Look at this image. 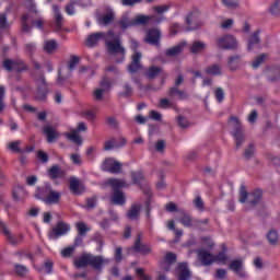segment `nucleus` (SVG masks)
<instances>
[{
    "instance_id": "obj_52",
    "label": "nucleus",
    "mask_w": 280,
    "mask_h": 280,
    "mask_svg": "<svg viewBox=\"0 0 280 280\" xmlns=\"http://www.w3.org/2000/svg\"><path fill=\"white\" fill-rule=\"evenodd\" d=\"M21 145V141H14L9 142L7 144L8 150H11V152H21V149L19 148Z\"/></svg>"
},
{
    "instance_id": "obj_35",
    "label": "nucleus",
    "mask_w": 280,
    "mask_h": 280,
    "mask_svg": "<svg viewBox=\"0 0 280 280\" xmlns=\"http://www.w3.org/2000/svg\"><path fill=\"white\" fill-rule=\"evenodd\" d=\"M60 192L50 190L48 197L46 198V205H57L60 201Z\"/></svg>"
},
{
    "instance_id": "obj_1",
    "label": "nucleus",
    "mask_w": 280,
    "mask_h": 280,
    "mask_svg": "<svg viewBox=\"0 0 280 280\" xmlns=\"http://www.w3.org/2000/svg\"><path fill=\"white\" fill-rule=\"evenodd\" d=\"M102 40H105L107 51L110 54V56H121V60H118V62L124 61V56H126V48L121 46V39H119V36L115 35L113 31H109L106 33H94L90 35L86 38L85 45L86 47H95V45H98L102 43Z\"/></svg>"
},
{
    "instance_id": "obj_40",
    "label": "nucleus",
    "mask_w": 280,
    "mask_h": 280,
    "mask_svg": "<svg viewBox=\"0 0 280 280\" xmlns=\"http://www.w3.org/2000/svg\"><path fill=\"white\" fill-rule=\"evenodd\" d=\"M240 62H241L240 56L230 57L228 65L231 71H236V69H238L240 67Z\"/></svg>"
},
{
    "instance_id": "obj_23",
    "label": "nucleus",
    "mask_w": 280,
    "mask_h": 280,
    "mask_svg": "<svg viewBox=\"0 0 280 280\" xmlns=\"http://www.w3.org/2000/svg\"><path fill=\"white\" fill-rule=\"evenodd\" d=\"M200 16V13L198 11H192L187 14L186 16V23L189 25V30H196L198 27V19Z\"/></svg>"
},
{
    "instance_id": "obj_14",
    "label": "nucleus",
    "mask_w": 280,
    "mask_h": 280,
    "mask_svg": "<svg viewBox=\"0 0 280 280\" xmlns=\"http://www.w3.org/2000/svg\"><path fill=\"white\" fill-rule=\"evenodd\" d=\"M144 43L149 45H159L161 43V30L150 28L144 37Z\"/></svg>"
},
{
    "instance_id": "obj_42",
    "label": "nucleus",
    "mask_w": 280,
    "mask_h": 280,
    "mask_svg": "<svg viewBox=\"0 0 280 280\" xmlns=\"http://www.w3.org/2000/svg\"><path fill=\"white\" fill-rule=\"evenodd\" d=\"M159 108H163L165 110H167L168 108H174V101L168 100V98H162L160 100L159 103Z\"/></svg>"
},
{
    "instance_id": "obj_55",
    "label": "nucleus",
    "mask_w": 280,
    "mask_h": 280,
    "mask_svg": "<svg viewBox=\"0 0 280 280\" xmlns=\"http://www.w3.org/2000/svg\"><path fill=\"white\" fill-rule=\"evenodd\" d=\"M269 11L272 14H280V0H276L275 3L270 7Z\"/></svg>"
},
{
    "instance_id": "obj_29",
    "label": "nucleus",
    "mask_w": 280,
    "mask_h": 280,
    "mask_svg": "<svg viewBox=\"0 0 280 280\" xmlns=\"http://www.w3.org/2000/svg\"><path fill=\"white\" fill-rule=\"evenodd\" d=\"M113 19H115V12L113 9H108L105 15L98 18V25H110V23H113Z\"/></svg>"
},
{
    "instance_id": "obj_50",
    "label": "nucleus",
    "mask_w": 280,
    "mask_h": 280,
    "mask_svg": "<svg viewBox=\"0 0 280 280\" xmlns=\"http://www.w3.org/2000/svg\"><path fill=\"white\" fill-rule=\"evenodd\" d=\"M223 5L225 8H229L230 10H233L234 8H237L240 5L238 0H222Z\"/></svg>"
},
{
    "instance_id": "obj_33",
    "label": "nucleus",
    "mask_w": 280,
    "mask_h": 280,
    "mask_svg": "<svg viewBox=\"0 0 280 280\" xmlns=\"http://www.w3.org/2000/svg\"><path fill=\"white\" fill-rule=\"evenodd\" d=\"M133 250H136V253H141L142 255H150V253H152V248L141 244V241L139 240L135 243Z\"/></svg>"
},
{
    "instance_id": "obj_49",
    "label": "nucleus",
    "mask_w": 280,
    "mask_h": 280,
    "mask_svg": "<svg viewBox=\"0 0 280 280\" xmlns=\"http://www.w3.org/2000/svg\"><path fill=\"white\" fill-rule=\"evenodd\" d=\"M168 11H170V4L153 7V12H156V14H165V12H168Z\"/></svg>"
},
{
    "instance_id": "obj_12",
    "label": "nucleus",
    "mask_w": 280,
    "mask_h": 280,
    "mask_svg": "<svg viewBox=\"0 0 280 280\" xmlns=\"http://www.w3.org/2000/svg\"><path fill=\"white\" fill-rule=\"evenodd\" d=\"M2 67H4L7 71H25L26 69L25 63L21 59H7L3 61Z\"/></svg>"
},
{
    "instance_id": "obj_2",
    "label": "nucleus",
    "mask_w": 280,
    "mask_h": 280,
    "mask_svg": "<svg viewBox=\"0 0 280 280\" xmlns=\"http://www.w3.org/2000/svg\"><path fill=\"white\" fill-rule=\"evenodd\" d=\"M110 260L102 256L84 255L74 260L77 268H84L85 266H92L95 270H102Z\"/></svg>"
},
{
    "instance_id": "obj_16",
    "label": "nucleus",
    "mask_w": 280,
    "mask_h": 280,
    "mask_svg": "<svg viewBox=\"0 0 280 280\" xmlns=\"http://www.w3.org/2000/svg\"><path fill=\"white\" fill-rule=\"evenodd\" d=\"M0 229L3 233V235L10 242V244H19L21 242V240H23V236H21V235L16 236V235L12 234V232H10V229H8V225H5V223H1Z\"/></svg>"
},
{
    "instance_id": "obj_15",
    "label": "nucleus",
    "mask_w": 280,
    "mask_h": 280,
    "mask_svg": "<svg viewBox=\"0 0 280 280\" xmlns=\"http://www.w3.org/2000/svg\"><path fill=\"white\" fill-rule=\"evenodd\" d=\"M36 84L38 88L36 98L43 101L47 97V82H45V77L40 75L36 79Z\"/></svg>"
},
{
    "instance_id": "obj_54",
    "label": "nucleus",
    "mask_w": 280,
    "mask_h": 280,
    "mask_svg": "<svg viewBox=\"0 0 280 280\" xmlns=\"http://www.w3.org/2000/svg\"><path fill=\"white\" fill-rule=\"evenodd\" d=\"M149 117L150 119H153V121H161V119H163V116L161 115V113L156 110H151L149 113Z\"/></svg>"
},
{
    "instance_id": "obj_6",
    "label": "nucleus",
    "mask_w": 280,
    "mask_h": 280,
    "mask_svg": "<svg viewBox=\"0 0 280 280\" xmlns=\"http://www.w3.org/2000/svg\"><path fill=\"white\" fill-rule=\"evenodd\" d=\"M229 127L232 137H234L236 148H242V143H244V127L242 126V121H240V118L232 116L229 120Z\"/></svg>"
},
{
    "instance_id": "obj_20",
    "label": "nucleus",
    "mask_w": 280,
    "mask_h": 280,
    "mask_svg": "<svg viewBox=\"0 0 280 280\" xmlns=\"http://www.w3.org/2000/svg\"><path fill=\"white\" fill-rule=\"evenodd\" d=\"M179 222L186 229H191V228L198 226L200 224V221L191 218V215H189L188 213H183L182 218H179Z\"/></svg>"
},
{
    "instance_id": "obj_24",
    "label": "nucleus",
    "mask_w": 280,
    "mask_h": 280,
    "mask_svg": "<svg viewBox=\"0 0 280 280\" xmlns=\"http://www.w3.org/2000/svg\"><path fill=\"white\" fill-rule=\"evenodd\" d=\"M126 143V139L120 138L118 141L115 140V138H112L107 141H105L104 150H114V148H124V144Z\"/></svg>"
},
{
    "instance_id": "obj_63",
    "label": "nucleus",
    "mask_w": 280,
    "mask_h": 280,
    "mask_svg": "<svg viewBox=\"0 0 280 280\" xmlns=\"http://www.w3.org/2000/svg\"><path fill=\"white\" fill-rule=\"evenodd\" d=\"M37 159L38 161H42V163H47V161H49V156L47 155V153H45V151H38Z\"/></svg>"
},
{
    "instance_id": "obj_48",
    "label": "nucleus",
    "mask_w": 280,
    "mask_h": 280,
    "mask_svg": "<svg viewBox=\"0 0 280 280\" xmlns=\"http://www.w3.org/2000/svg\"><path fill=\"white\" fill-rule=\"evenodd\" d=\"M131 178H132L135 185H139V183H141L143 180V173H141V171L132 172Z\"/></svg>"
},
{
    "instance_id": "obj_11",
    "label": "nucleus",
    "mask_w": 280,
    "mask_h": 280,
    "mask_svg": "<svg viewBox=\"0 0 280 280\" xmlns=\"http://www.w3.org/2000/svg\"><path fill=\"white\" fill-rule=\"evenodd\" d=\"M71 231V226L65 222H59L52 229V231L48 234L49 240H58V237H62V235H67L68 232Z\"/></svg>"
},
{
    "instance_id": "obj_27",
    "label": "nucleus",
    "mask_w": 280,
    "mask_h": 280,
    "mask_svg": "<svg viewBox=\"0 0 280 280\" xmlns=\"http://www.w3.org/2000/svg\"><path fill=\"white\" fill-rule=\"evenodd\" d=\"M153 19L154 15L138 14L132 19V25H148Z\"/></svg>"
},
{
    "instance_id": "obj_61",
    "label": "nucleus",
    "mask_w": 280,
    "mask_h": 280,
    "mask_svg": "<svg viewBox=\"0 0 280 280\" xmlns=\"http://www.w3.org/2000/svg\"><path fill=\"white\" fill-rule=\"evenodd\" d=\"M73 250H75V246L66 247L61 250V255L63 257H71V255H73Z\"/></svg>"
},
{
    "instance_id": "obj_4",
    "label": "nucleus",
    "mask_w": 280,
    "mask_h": 280,
    "mask_svg": "<svg viewBox=\"0 0 280 280\" xmlns=\"http://www.w3.org/2000/svg\"><path fill=\"white\" fill-rule=\"evenodd\" d=\"M261 189L253 190L252 192L246 191L245 186H241L240 189V202L246 203V209H253L256 205L261 202Z\"/></svg>"
},
{
    "instance_id": "obj_7",
    "label": "nucleus",
    "mask_w": 280,
    "mask_h": 280,
    "mask_svg": "<svg viewBox=\"0 0 280 280\" xmlns=\"http://www.w3.org/2000/svg\"><path fill=\"white\" fill-rule=\"evenodd\" d=\"M137 47H139V43L135 39H131V49L136 51L131 57V63L128 66L129 73H137V71L141 69V52H137Z\"/></svg>"
},
{
    "instance_id": "obj_47",
    "label": "nucleus",
    "mask_w": 280,
    "mask_h": 280,
    "mask_svg": "<svg viewBox=\"0 0 280 280\" xmlns=\"http://www.w3.org/2000/svg\"><path fill=\"white\" fill-rule=\"evenodd\" d=\"M77 229H78L79 235H86V233L91 231V228H88L84 222L77 223Z\"/></svg>"
},
{
    "instance_id": "obj_3",
    "label": "nucleus",
    "mask_w": 280,
    "mask_h": 280,
    "mask_svg": "<svg viewBox=\"0 0 280 280\" xmlns=\"http://www.w3.org/2000/svg\"><path fill=\"white\" fill-rule=\"evenodd\" d=\"M105 187H112L114 190V195L112 196V202L114 205H124L126 202V196L119 189H124V187H128L124 179H115L110 178L105 182Z\"/></svg>"
},
{
    "instance_id": "obj_5",
    "label": "nucleus",
    "mask_w": 280,
    "mask_h": 280,
    "mask_svg": "<svg viewBox=\"0 0 280 280\" xmlns=\"http://www.w3.org/2000/svg\"><path fill=\"white\" fill-rule=\"evenodd\" d=\"M198 259L202 264V266H211V264H221V265H226L228 257L224 252L219 253L217 256H213V254L205 250V249H199L197 252Z\"/></svg>"
},
{
    "instance_id": "obj_25",
    "label": "nucleus",
    "mask_w": 280,
    "mask_h": 280,
    "mask_svg": "<svg viewBox=\"0 0 280 280\" xmlns=\"http://www.w3.org/2000/svg\"><path fill=\"white\" fill-rule=\"evenodd\" d=\"M177 275L179 280H189L191 277V271H189L187 264L182 262L178 265Z\"/></svg>"
},
{
    "instance_id": "obj_53",
    "label": "nucleus",
    "mask_w": 280,
    "mask_h": 280,
    "mask_svg": "<svg viewBox=\"0 0 280 280\" xmlns=\"http://www.w3.org/2000/svg\"><path fill=\"white\" fill-rule=\"evenodd\" d=\"M44 270L47 275H51L52 270H54V261L51 260H46L44 262Z\"/></svg>"
},
{
    "instance_id": "obj_9",
    "label": "nucleus",
    "mask_w": 280,
    "mask_h": 280,
    "mask_svg": "<svg viewBox=\"0 0 280 280\" xmlns=\"http://www.w3.org/2000/svg\"><path fill=\"white\" fill-rule=\"evenodd\" d=\"M217 46L219 49H235L237 39L233 35H223L217 38Z\"/></svg>"
},
{
    "instance_id": "obj_34",
    "label": "nucleus",
    "mask_w": 280,
    "mask_h": 280,
    "mask_svg": "<svg viewBox=\"0 0 280 280\" xmlns=\"http://www.w3.org/2000/svg\"><path fill=\"white\" fill-rule=\"evenodd\" d=\"M58 49V42L56 39H47L44 42V51L46 54H54Z\"/></svg>"
},
{
    "instance_id": "obj_39",
    "label": "nucleus",
    "mask_w": 280,
    "mask_h": 280,
    "mask_svg": "<svg viewBox=\"0 0 280 280\" xmlns=\"http://www.w3.org/2000/svg\"><path fill=\"white\" fill-rule=\"evenodd\" d=\"M266 60H268V55H266V54H262V55L256 57L254 59V61L252 62L253 69H259V67H261V65H264V62H266Z\"/></svg>"
},
{
    "instance_id": "obj_13",
    "label": "nucleus",
    "mask_w": 280,
    "mask_h": 280,
    "mask_svg": "<svg viewBox=\"0 0 280 280\" xmlns=\"http://www.w3.org/2000/svg\"><path fill=\"white\" fill-rule=\"evenodd\" d=\"M108 89H110V81H108V79H103L101 81L100 88H97L93 92L94 100L96 102H102V100H104V93H106V91H108Z\"/></svg>"
},
{
    "instance_id": "obj_30",
    "label": "nucleus",
    "mask_w": 280,
    "mask_h": 280,
    "mask_svg": "<svg viewBox=\"0 0 280 280\" xmlns=\"http://www.w3.org/2000/svg\"><path fill=\"white\" fill-rule=\"evenodd\" d=\"M176 262V254L174 253H167L165 255V260L164 262L161 265L162 270H165L166 272L170 270V266H172V264Z\"/></svg>"
},
{
    "instance_id": "obj_44",
    "label": "nucleus",
    "mask_w": 280,
    "mask_h": 280,
    "mask_svg": "<svg viewBox=\"0 0 280 280\" xmlns=\"http://www.w3.org/2000/svg\"><path fill=\"white\" fill-rule=\"evenodd\" d=\"M119 25L121 30H128V27H135V24H132V20H129L128 16L121 18L119 21Z\"/></svg>"
},
{
    "instance_id": "obj_26",
    "label": "nucleus",
    "mask_w": 280,
    "mask_h": 280,
    "mask_svg": "<svg viewBox=\"0 0 280 280\" xmlns=\"http://www.w3.org/2000/svg\"><path fill=\"white\" fill-rule=\"evenodd\" d=\"M207 47H208L207 43L202 40H195L190 45V51L191 54H202V51L207 50Z\"/></svg>"
},
{
    "instance_id": "obj_64",
    "label": "nucleus",
    "mask_w": 280,
    "mask_h": 280,
    "mask_svg": "<svg viewBox=\"0 0 280 280\" xmlns=\"http://www.w3.org/2000/svg\"><path fill=\"white\" fill-rule=\"evenodd\" d=\"M83 117L89 121H93L95 119V113L91 109L83 112Z\"/></svg>"
},
{
    "instance_id": "obj_18",
    "label": "nucleus",
    "mask_w": 280,
    "mask_h": 280,
    "mask_svg": "<svg viewBox=\"0 0 280 280\" xmlns=\"http://www.w3.org/2000/svg\"><path fill=\"white\" fill-rule=\"evenodd\" d=\"M185 47H187V42H180L179 44L167 48L165 50V56H168L170 58H174L176 56H178L179 54H183V49H185Z\"/></svg>"
},
{
    "instance_id": "obj_19",
    "label": "nucleus",
    "mask_w": 280,
    "mask_h": 280,
    "mask_svg": "<svg viewBox=\"0 0 280 280\" xmlns=\"http://www.w3.org/2000/svg\"><path fill=\"white\" fill-rule=\"evenodd\" d=\"M230 270H233L238 277H248V273L244 271V262L240 259L233 260L230 264Z\"/></svg>"
},
{
    "instance_id": "obj_51",
    "label": "nucleus",
    "mask_w": 280,
    "mask_h": 280,
    "mask_svg": "<svg viewBox=\"0 0 280 280\" xmlns=\"http://www.w3.org/2000/svg\"><path fill=\"white\" fill-rule=\"evenodd\" d=\"M161 73V68L159 67H151L147 72V78H150V80L154 79L155 75Z\"/></svg>"
},
{
    "instance_id": "obj_32",
    "label": "nucleus",
    "mask_w": 280,
    "mask_h": 280,
    "mask_svg": "<svg viewBox=\"0 0 280 280\" xmlns=\"http://www.w3.org/2000/svg\"><path fill=\"white\" fill-rule=\"evenodd\" d=\"M84 189V186L80 184V180L75 177L70 178V190L72 194H82V190Z\"/></svg>"
},
{
    "instance_id": "obj_37",
    "label": "nucleus",
    "mask_w": 280,
    "mask_h": 280,
    "mask_svg": "<svg viewBox=\"0 0 280 280\" xmlns=\"http://www.w3.org/2000/svg\"><path fill=\"white\" fill-rule=\"evenodd\" d=\"M141 212V205H133L131 209L127 213V218L129 220H137L139 218V213Z\"/></svg>"
},
{
    "instance_id": "obj_59",
    "label": "nucleus",
    "mask_w": 280,
    "mask_h": 280,
    "mask_svg": "<svg viewBox=\"0 0 280 280\" xmlns=\"http://www.w3.org/2000/svg\"><path fill=\"white\" fill-rule=\"evenodd\" d=\"M214 95L218 102H223L224 101V90L222 88H218L214 91Z\"/></svg>"
},
{
    "instance_id": "obj_31",
    "label": "nucleus",
    "mask_w": 280,
    "mask_h": 280,
    "mask_svg": "<svg viewBox=\"0 0 280 280\" xmlns=\"http://www.w3.org/2000/svg\"><path fill=\"white\" fill-rule=\"evenodd\" d=\"M65 137H67L69 141H72V143H75L77 145H82V137H80L78 130L72 129L70 132L65 133Z\"/></svg>"
},
{
    "instance_id": "obj_28",
    "label": "nucleus",
    "mask_w": 280,
    "mask_h": 280,
    "mask_svg": "<svg viewBox=\"0 0 280 280\" xmlns=\"http://www.w3.org/2000/svg\"><path fill=\"white\" fill-rule=\"evenodd\" d=\"M248 51H255L259 49V32H255L248 39L247 44Z\"/></svg>"
},
{
    "instance_id": "obj_57",
    "label": "nucleus",
    "mask_w": 280,
    "mask_h": 280,
    "mask_svg": "<svg viewBox=\"0 0 280 280\" xmlns=\"http://www.w3.org/2000/svg\"><path fill=\"white\" fill-rule=\"evenodd\" d=\"M50 178H58L60 176V168L58 166H52L48 172Z\"/></svg>"
},
{
    "instance_id": "obj_62",
    "label": "nucleus",
    "mask_w": 280,
    "mask_h": 280,
    "mask_svg": "<svg viewBox=\"0 0 280 280\" xmlns=\"http://www.w3.org/2000/svg\"><path fill=\"white\" fill-rule=\"evenodd\" d=\"M178 121V126H180V128H189V121L187 120V118L179 116L177 118Z\"/></svg>"
},
{
    "instance_id": "obj_45",
    "label": "nucleus",
    "mask_w": 280,
    "mask_h": 280,
    "mask_svg": "<svg viewBox=\"0 0 280 280\" xmlns=\"http://www.w3.org/2000/svg\"><path fill=\"white\" fill-rule=\"evenodd\" d=\"M171 97H176L177 100H185L186 95L184 92H180L178 88H173L170 91Z\"/></svg>"
},
{
    "instance_id": "obj_41",
    "label": "nucleus",
    "mask_w": 280,
    "mask_h": 280,
    "mask_svg": "<svg viewBox=\"0 0 280 280\" xmlns=\"http://www.w3.org/2000/svg\"><path fill=\"white\" fill-rule=\"evenodd\" d=\"M209 75H222V68L218 65L210 66L206 69Z\"/></svg>"
},
{
    "instance_id": "obj_60",
    "label": "nucleus",
    "mask_w": 280,
    "mask_h": 280,
    "mask_svg": "<svg viewBox=\"0 0 280 280\" xmlns=\"http://www.w3.org/2000/svg\"><path fill=\"white\" fill-rule=\"evenodd\" d=\"M8 27V16L5 13H0V30H5Z\"/></svg>"
},
{
    "instance_id": "obj_46",
    "label": "nucleus",
    "mask_w": 280,
    "mask_h": 280,
    "mask_svg": "<svg viewBox=\"0 0 280 280\" xmlns=\"http://www.w3.org/2000/svg\"><path fill=\"white\" fill-rule=\"evenodd\" d=\"M24 49L28 56H34L36 54V43L31 42L25 44Z\"/></svg>"
},
{
    "instance_id": "obj_58",
    "label": "nucleus",
    "mask_w": 280,
    "mask_h": 280,
    "mask_svg": "<svg viewBox=\"0 0 280 280\" xmlns=\"http://www.w3.org/2000/svg\"><path fill=\"white\" fill-rule=\"evenodd\" d=\"M27 19H30V15L25 14L22 16V30L23 32H30L32 27L27 25Z\"/></svg>"
},
{
    "instance_id": "obj_36",
    "label": "nucleus",
    "mask_w": 280,
    "mask_h": 280,
    "mask_svg": "<svg viewBox=\"0 0 280 280\" xmlns=\"http://www.w3.org/2000/svg\"><path fill=\"white\" fill-rule=\"evenodd\" d=\"M27 196V191L23 186H18L13 189V198L14 200H23Z\"/></svg>"
},
{
    "instance_id": "obj_8",
    "label": "nucleus",
    "mask_w": 280,
    "mask_h": 280,
    "mask_svg": "<svg viewBox=\"0 0 280 280\" xmlns=\"http://www.w3.org/2000/svg\"><path fill=\"white\" fill-rule=\"evenodd\" d=\"M79 62H80V58H78L75 56L70 58L68 68H63V69L59 70V75H58V79H57V84H59V85L65 84V80H67V78L71 77V71H73L75 69V67H78ZM66 71H69L68 75H65Z\"/></svg>"
},
{
    "instance_id": "obj_38",
    "label": "nucleus",
    "mask_w": 280,
    "mask_h": 280,
    "mask_svg": "<svg viewBox=\"0 0 280 280\" xmlns=\"http://www.w3.org/2000/svg\"><path fill=\"white\" fill-rule=\"evenodd\" d=\"M52 12L55 14L56 28L60 30V27H62V14H60V8H58V5H52Z\"/></svg>"
},
{
    "instance_id": "obj_10",
    "label": "nucleus",
    "mask_w": 280,
    "mask_h": 280,
    "mask_svg": "<svg viewBox=\"0 0 280 280\" xmlns=\"http://www.w3.org/2000/svg\"><path fill=\"white\" fill-rule=\"evenodd\" d=\"M101 167L103 172H109L110 174H119L121 172V163L113 158L106 159Z\"/></svg>"
},
{
    "instance_id": "obj_43",
    "label": "nucleus",
    "mask_w": 280,
    "mask_h": 280,
    "mask_svg": "<svg viewBox=\"0 0 280 280\" xmlns=\"http://www.w3.org/2000/svg\"><path fill=\"white\" fill-rule=\"evenodd\" d=\"M119 97H130L132 95V88L126 83L122 85V91L119 92Z\"/></svg>"
},
{
    "instance_id": "obj_17",
    "label": "nucleus",
    "mask_w": 280,
    "mask_h": 280,
    "mask_svg": "<svg viewBox=\"0 0 280 280\" xmlns=\"http://www.w3.org/2000/svg\"><path fill=\"white\" fill-rule=\"evenodd\" d=\"M44 135H46L48 143H54L56 140L60 139V132L50 125L44 127Z\"/></svg>"
},
{
    "instance_id": "obj_22",
    "label": "nucleus",
    "mask_w": 280,
    "mask_h": 280,
    "mask_svg": "<svg viewBox=\"0 0 280 280\" xmlns=\"http://www.w3.org/2000/svg\"><path fill=\"white\" fill-rule=\"evenodd\" d=\"M51 192V185L49 184H45L44 187L42 188H37L36 192H35V198H37L38 200H43L44 202H46L47 198L49 197V194Z\"/></svg>"
},
{
    "instance_id": "obj_21",
    "label": "nucleus",
    "mask_w": 280,
    "mask_h": 280,
    "mask_svg": "<svg viewBox=\"0 0 280 280\" xmlns=\"http://www.w3.org/2000/svg\"><path fill=\"white\" fill-rule=\"evenodd\" d=\"M266 240L269 244V246H279V231L271 229L266 233Z\"/></svg>"
},
{
    "instance_id": "obj_56",
    "label": "nucleus",
    "mask_w": 280,
    "mask_h": 280,
    "mask_svg": "<svg viewBox=\"0 0 280 280\" xmlns=\"http://www.w3.org/2000/svg\"><path fill=\"white\" fill-rule=\"evenodd\" d=\"M154 150H155V152L163 153L165 150V141L159 140L154 145Z\"/></svg>"
}]
</instances>
